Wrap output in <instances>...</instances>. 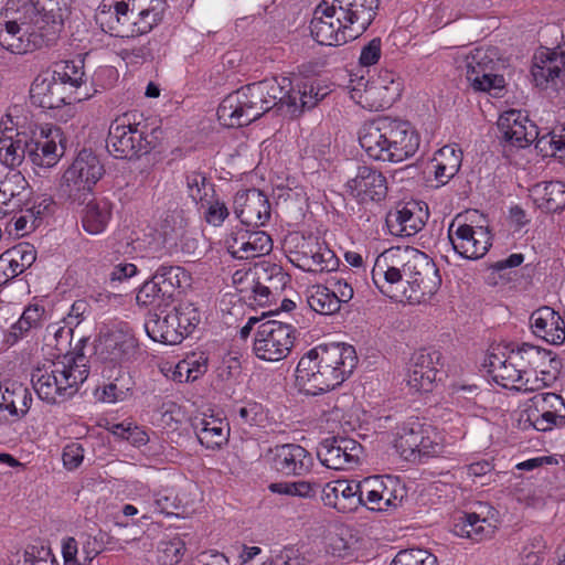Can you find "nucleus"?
Wrapping results in <instances>:
<instances>
[{"mask_svg": "<svg viewBox=\"0 0 565 565\" xmlns=\"http://www.w3.org/2000/svg\"><path fill=\"white\" fill-rule=\"evenodd\" d=\"M484 524L486 519H481L477 513H462L454 524V533L478 542L484 536Z\"/></svg>", "mask_w": 565, "mask_h": 565, "instance_id": "45", "label": "nucleus"}, {"mask_svg": "<svg viewBox=\"0 0 565 565\" xmlns=\"http://www.w3.org/2000/svg\"><path fill=\"white\" fill-rule=\"evenodd\" d=\"M287 281L286 275L282 273L281 267L273 265L270 273L265 274V277H258L253 286V300L258 306H265L270 302L273 289L278 290L279 285L284 286Z\"/></svg>", "mask_w": 565, "mask_h": 565, "instance_id": "38", "label": "nucleus"}, {"mask_svg": "<svg viewBox=\"0 0 565 565\" xmlns=\"http://www.w3.org/2000/svg\"><path fill=\"white\" fill-rule=\"evenodd\" d=\"M404 276L407 287L403 294L409 302H427L441 286L439 269L434 260L415 248L405 250Z\"/></svg>", "mask_w": 565, "mask_h": 565, "instance_id": "8", "label": "nucleus"}, {"mask_svg": "<svg viewBox=\"0 0 565 565\" xmlns=\"http://www.w3.org/2000/svg\"><path fill=\"white\" fill-rule=\"evenodd\" d=\"M348 192L359 202H380L387 194L386 178L370 166H359L356 173L347 182Z\"/></svg>", "mask_w": 565, "mask_h": 565, "instance_id": "18", "label": "nucleus"}, {"mask_svg": "<svg viewBox=\"0 0 565 565\" xmlns=\"http://www.w3.org/2000/svg\"><path fill=\"white\" fill-rule=\"evenodd\" d=\"M372 279L383 295L392 299L396 298V295L393 294V286L405 281L404 263L401 268L396 266L384 267L377 259L372 270Z\"/></svg>", "mask_w": 565, "mask_h": 565, "instance_id": "43", "label": "nucleus"}, {"mask_svg": "<svg viewBox=\"0 0 565 565\" xmlns=\"http://www.w3.org/2000/svg\"><path fill=\"white\" fill-rule=\"evenodd\" d=\"M137 18L132 21V32L137 35H142L150 32L156 25H158L166 10L164 0H150V4L147 8H141L137 2Z\"/></svg>", "mask_w": 565, "mask_h": 565, "instance_id": "42", "label": "nucleus"}, {"mask_svg": "<svg viewBox=\"0 0 565 565\" xmlns=\"http://www.w3.org/2000/svg\"><path fill=\"white\" fill-rule=\"evenodd\" d=\"M271 454L273 468L285 477H302L313 465L310 452L298 444L277 445Z\"/></svg>", "mask_w": 565, "mask_h": 565, "instance_id": "22", "label": "nucleus"}, {"mask_svg": "<svg viewBox=\"0 0 565 565\" xmlns=\"http://www.w3.org/2000/svg\"><path fill=\"white\" fill-rule=\"evenodd\" d=\"M448 238L452 249L470 260L482 258L492 246V236L488 227H475L466 223L451 222Z\"/></svg>", "mask_w": 565, "mask_h": 565, "instance_id": "12", "label": "nucleus"}, {"mask_svg": "<svg viewBox=\"0 0 565 565\" xmlns=\"http://www.w3.org/2000/svg\"><path fill=\"white\" fill-rule=\"evenodd\" d=\"M193 428L201 445L207 449L221 448L228 440L230 426L223 419L213 416L196 418Z\"/></svg>", "mask_w": 565, "mask_h": 565, "instance_id": "32", "label": "nucleus"}, {"mask_svg": "<svg viewBox=\"0 0 565 565\" xmlns=\"http://www.w3.org/2000/svg\"><path fill=\"white\" fill-rule=\"evenodd\" d=\"M527 418L539 431H548L555 426H565V412H529Z\"/></svg>", "mask_w": 565, "mask_h": 565, "instance_id": "55", "label": "nucleus"}, {"mask_svg": "<svg viewBox=\"0 0 565 565\" xmlns=\"http://www.w3.org/2000/svg\"><path fill=\"white\" fill-rule=\"evenodd\" d=\"M535 149L543 157H554L565 161V127L559 134L547 131L537 136L534 140Z\"/></svg>", "mask_w": 565, "mask_h": 565, "instance_id": "44", "label": "nucleus"}, {"mask_svg": "<svg viewBox=\"0 0 565 565\" xmlns=\"http://www.w3.org/2000/svg\"><path fill=\"white\" fill-rule=\"evenodd\" d=\"M433 161L435 179L444 185L458 173L462 162V151L448 145L438 150Z\"/></svg>", "mask_w": 565, "mask_h": 565, "instance_id": "34", "label": "nucleus"}, {"mask_svg": "<svg viewBox=\"0 0 565 565\" xmlns=\"http://www.w3.org/2000/svg\"><path fill=\"white\" fill-rule=\"evenodd\" d=\"M111 217V204L109 201L94 200L86 204L82 224L89 234H99L104 232Z\"/></svg>", "mask_w": 565, "mask_h": 565, "instance_id": "36", "label": "nucleus"}, {"mask_svg": "<svg viewBox=\"0 0 565 565\" xmlns=\"http://www.w3.org/2000/svg\"><path fill=\"white\" fill-rule=\"evenodd\" d=\"M529 412H565V401L556 393H537L531 399Z\"/></svg>", "mask_w": 565, "mask_h": 565, "instance_id": "56", "label": "nucleus"}, {"mask_svg": "<svg viewBox=\"0 0 565 565\" xmlns=\"http://www.w3.org/2000/svg\"><path fill=\"white\" fill-rule=\"evenodd\" d=\"M358 363L355 349L345 343L320 344L309 350L296 367V383L307 395L334 390L348 379Z\"/></svg>", "mask_w": 565, "mask_h": 565, "instance_id": "2", "label": "nucleus"}, {"mask_svg": "<svg viewBox=\"0 0 565 565\" xmlns=\"http://www.w3.org/2000/svg\"><path fill=\"white\" fill-rule=\"evenodd\" d=\"M399 85L391 86V90L372 81L359 78L351 89V97L363 108L379 110L390 106L399 96Z\"/></svg>", "mask_w": 565, "mask_h": 565, "instance_id": "27", "label": "nucleus"}, {"mask_svg": "<svg viewBox=\"0 0 565 565\" xmlns=\"http://www.w3.org/2000/svg\"><path fill=\"white\" fill-rule=\"evenodd\" d=\"M324 4L331 17L337 15L359 38L375 19L380 0H324Z\"/></svg>", "mask_w": 565, "mask_h": 565, "instance_id": "10", "label": "nucleus"}, {"mask_svg": "<svg viewBox=\"0 0 565 565\" xmlns=\"http://www.w3.org/2000/svg\"><path fill=\"white\" fill-rule=\"evenodd\" d=\"M137 114L127 113L110 122L106 148L114 158L139 159L158 146L162 135L160 127H151L147 120H137Z\"/></svg>", "mask_w": 565, "mask_h": 565, "instance_id": "6", "label": "nucleus"}, {"mask_svg": "<svg viewBox=\"0 0 565 565\" xmlns=\"http://www.w3.org/2000/svg\"><path fill=\"white\" fill-rule=\"evenodd\" d=\"M497 50L478 47L467 56V79L479 92H491L504 87V77L495 74Z\"/></svg>", "mask_w": 565, "mask_h": 565, "instance_id": "11", "label": "nucleus"}, {"mask_svg": "<svg viewBox=\"0 0 565 565\" xmlns=\"http://www.w3.org/2000/svg\"><path fill=\"white\" fill-rule=\"evenodd\" d=\"M137 9V0H132L131 7L126 1H117L115 10L109 13H96V22L100 25L104 32L120 35L121 28L128 24L131 20L134 12ZM124 36V34H121Z\"/></svg>", "mask_w": 565, "mask_h": 565, "instance_id": "35", "label": "nucleus"}, {"mask_svg": "<svg viewBox=\"0 0 565 565\" xmlns=\"http://www.w3.org/2000/svg\"><path fill=\"white\" fill-rule=\"evenodd\" d=\"M161 290L152 275L150 279L146 280L139 287L136 296L137 303L142 307H153L163 312L162 309L170 306L171 302L166 301V298L161 295Z\"/></svg>", "mask_w": 565, "mask_h": 565, "instance_id": "47", "label": "nucleus"}, {"mask_svg": "<svg viewBox=\"0 0 565 565\" xmlns=\"http://www.w3.org/2000/svg\"><path fill=\"white\" fill-rule=\"evenodd\" d=\"M8 252L9 255L18 262L23 271L36 259V250L34 246L28 243L19 244Z\"/></svg>", "mask_w": 565, "mask_h": 565, "instance_id": "63", "label": "nucleus"}, {"mask_svg": "<svg viewBox=\"0 0 565 565\" xmlns=\"http://www.w3.org/2000/svg\"><path fill=\"white\" fill-rule=\"evenodd\" d=\"M428 212L424 211L419 202L411 201L398 203L391 210L385 218L388 232L392 235L409 237L417 234L425 225Z\"/></svg>", "mask_w": 565, "mask_h": 565, "instance_id": "21", "label": "nucleus"}, {"mask_svg": "<svg viewBox=\"0 0 565 565\" xmlns=\"http://www.w3.org/2000/svg\"><path fill=\"white\" fill-rule=\"evenodd\" d=\"M324 0L316 8L310 22V32L317 43L321 45L338 46L356 39L355 34L348 30L342 22H338L337 15L326 10Z\"/></svg>", "mask_w": 565, "mask_h": 565, "instance_id": "17", "label": "nucleus"}, {"mask_svg": "<svg viewBox=\"0 0 565 565\" xmlns=\"http://www.w3.org/2000/svg\"><path fill=\"white\" fill-rule=\"evenodd\" d=\"M233 211L242 225L259 227L270 218L268 198L258 189L238 191L233 201Z\"/></svg>", "mask_w": 565, "mask_h": 565, "instance_id": "15", "label": "nucleus"}, {"mask_svg": "<svg viewBox=\"0 0 565 565\" xmlns=\"http://www.w3.org/2000/svg\"><path fill=\"white\" fill-rule=\"evenodd\" d=\"M29 131H17V139L8 135L10 129L7 127L2 131L0 139V158L7 164L18 166L23 159L28 158L34 166L40 168L54 167L62 153L57 152V146L54 140L60 136L57 127H35L28 128Z\"/></svg>", "mask_w": 565, "mask_h": 565, "instance_id": "5", "label": "nucleus"}, {"mask_svg": "<svg viewBox=\"0 0 565 565\" xmlns=\"http://www.w3.org/2000/svg\"><path fill=\"white\" fill-rule=\"evenodd\" d=\"M273 559L276 565H305V554L296 545H286L279 550Z\"/></svg>", "mask_w": 565, "mask_h": 565, "instance_id": "60", "label": "nucleus"}, {"mask_svg": "<svg viewBox=\"0 0 565 565\" xmlns=\"http://www.w3.org/2000/svg\"><path fill=\"white\" fill-rule=\"evenodd\" d=\"M362 505L372 511L383 512L381 477H371L360 482Z\"/></svg>", "mask_w": 565, "mask_h": 565, "instance_id": "50", "label": "nucleus"}, {"mask_svg": "<svg viewBox=\"0 0 565 565\" xmlns=\"http://www.w3.org/2000/svg\"><path fill=\"white\" fill-rule=\"evenodd\" d=\"M498 129L504 141L516 148H525L539 136L536 124L518 109H509L500 115Z\"/></svg>", "mask_w": 565, "mask_h": 565, "instance_id": "19", "label": "nucleus"}, {"mask_svg": "<svg viewBox=\"0 0 565 565\" xmlns=\"http://www.w3.org/2000/svg\"><path fill=\"white\" fill-rule=\"evenodd\" d=\"M158 44V41L154 39H149L146 42L138 41L137 43L122 49L121 56L127 63L142 64L153 58V53L157 50Z\"/></svg>", "mask_w": 565, "mask_h": 565, "instance_id": "49", "label": "nucleus"}, {"mask_svg": "<svg viewBox=\"0 0 565 565\" xmlns=\"http://www.w3.org/2000/svg\"><path fill=\"white\" fill-rule=\"evenodd\" d=\"M390 565H438L437 557L423 548L399 551Z\"/></svg>", "mask_w": 565, "mask_h": 565, "instance_id": "53", "label": "nucleus"}, {"mask_svg": "<svg viewBox=\"0 0 565 565\" xmlns=\"http://www.w3.org/2000/svg\"><path fill=\"white\" fill-rule=\"evenodd\" d=\"M22 273L23 269L19 266L18 262L9 255V252L0 256V287Z\"/></svg>", "mask_w": 565, "mask_h": 565, "instance_id": "61", "label": "nucleus"}, {"mask_svg": "<svg viewBox=\"0 0 565 565\" xmlns=\"http://www.w3.org/2000/svg\"><path fill=\"white\" fill-rule=\"evenodd\" d=\"M153 276L157 284L162 289V297L166 298V301H170L171 303L174 301L175 296L180 294V289L190 285L191 279L184 268L173 265L159 266Z\"/></svg>", "mask_w": 565, "mask_h": 565, "instance_id": "33", "label": "nucleus"}, {"mask_svg": "<svg viewBox=\"0 0 565 565\" xmlns=\"http://www.w3.org/2000/svg\"><path fill=\"white\" fill-rule=\"evenodd\" d=\"M547 358L548 352L546 349L530 343L518 345V348L512 349L509 354V359L519 362L524 373H526L527 370L541 371V369L546 366Z\"/></svg>", "mask_w": 565, "mask_h": 565, "instance_id": "41", "label": "nucleus"}, {"mask_svg": "<svg viewBox=\"0 0 565 565\" xmlns=\"http://www.w3.org/2000/svg\"><path fill=\"white\" fill-rule=\"evenodd\" d=\"M359 142L373 160L402 162L416 153L420 138L408 121L377 117L360 128Z\"/></svg>", "mask_w": 565, "mask_h": 565, "instance_id": "4", "label": "nucleus"}, {"mask_svg": "<svg viewBox=\"0 0 565 565\" xmlns=\"http://www.w3.org/2000/svg\"><path fill=\"white\" fill-rule=\"evenodd\" d=\"M295 340L296 329L290 323L267 320L258 327L253 350L260 360L278 362L290 354Z\"/></svg>", "mask_w": 565, "mask_h": 565, "instance_id": "9", "label": "nucleus"}, {"mask_svg": "<svg viewBox=\"0 0 565 565\" xmlns=\"http://www.w3.org/2000/svg\"><path fill=\"white\" fill-rule=\"evenodd\" d=\"M145 329L150 339L163 344H179L183 340L179 322L172 311L161 317L158 313L150 315L145 323Z\"/></svg>", "mask_w": 565, "mask_h": 565, "instance_id": "30", "label": "nucleus"}, {"mask_svg": "<svg viewBox=\"0 0 565 565\" xmlns=\"http://www.w3.org/2000/svg\"><path fill=\"white\" fill-rule=\"evenodd\" d=\"M204 220L213 226H221L230 215L226 204L218 199L205 201Z\"/></svg>", "mask_w": 565, "mask_h": 565, "instance_id": "59", "label": "nucleus"}, {"mask_svg": "<svg viewBox=\"0 0 565 565\" xmlns=\"http://www.w3.org/2000/svg\"><path fill=\"white\" fill-rule=\"evenodd\" d=\"M381 493L383 510L388 511L391 509L398 508L404 499L405 489L396 480L387 477L386 480L381 478Z\"/></svg>", "mask_w": 565, "mask_h": 565, "instance_id": "54", "label": "nucleus"}, {"mask_svg": "<svg viewBox=\"0 0 565 565\" xmlns=\"http://www.w3.org/2000/svg\"><path fill=\"white\" fill-rule=\"evenodd\" d=\"M109 360L121 363L129 361L137 351L135 339L122 334L113 335L107 340Z\"/></svg>", "mask_w": 565, "mask_h": 565, "instance_id": "48", "label": "nucleus"}, {"mask_svg": "<svg viewBox=\"0 0 565 565\" xmlns=\"http://www.w3.org/2000/svg\"><path fill=\"white\" fill-rule=\"evenodd\" d=\"M185 182L189 196L201 207L205 206V201L209 196V191L215 192L214 184L207 181L204 172L199 170L189 171L185 174Z\"/></svg>", "mask_w": 565, "mask_h": 565, "instance_id": "46", "label": "nucleus"}, {"mask_svg": "<svg viewBox=\"0 0 565 565\" xmlns=\"http://www.w3.org/2000/svg\"><path fill=\"white\" fill-rule=\"evenodd\" d=\"M530 323L534 335L547 343L561 345L565 342V320L553 308L543 306L534 310Z\"/></svg>", "mask_w": 565, "mask_h": 565, "instance_id": "28", "label": "nucleus"}, {"mask_svg": "<svg viewBox=\"0 0 565 565\" xmlns=\"http://www.w3.org/2000/svg\"><path fill=\"white\" fill-rule=\"evenodd\" d=\"M0 45L14 54H24L30 51L41 49L43 45H35L31 36L21 34L19 28H10V23L0 19Z\"/></svg>", "mask_w": 565, "mask_h": 565, "instance_id": "40", "label": "nucleus"}, {"mask_svg": "<svg viewBox=\"0 0 565 565\" xmlns=\"http://www.w3.org/2000/svg\"><path fill=\"white\" fill-rule=\"evenodd\" d=\"M160 561L163 565H175L178 564L185 551V543L180 537H174L168 542L160 543Z\"/></svg>", "mask_w": 565, "mask_h": 565, "instance_id": "58", "label": "nucleus"}, {"mask_svg": "<svg viewBox=\"0 0 565 565\" xmlns=\"http://www.w3.org/2000/svg\"><path fill=\"white\" fill-rule=\"evenodd\" d=\"M84 72L74 61L54 64L52 70L40 73L30 88L33 106L43 109L60 108L77 98L75 90L83 84Z\"/></svg>", "mask_w": 565, "mask_h": 565, "instance_id": "7", "label": "nucleus"}, {"mask_svg": "<svg viewBox=\"0 0 565 565\" xmlns=\"http://www.w3.org/2000/svg\"><path fill=\"white\" fill-rule=\"evenodd\" d=\"M413 364L408 371L407 384L416 392H430L443 371L444 362L441 353L436 349H420L412 359Z\"/></svg>", "mask_w": 565, "mask_h": 565, "instance_id": "16", "label": "nucleus"}, {"mask_svg": "<svg viewBox=\"0 0 565 565\" xmlns=\"http://www.w3.org/2000/svg\"><path fill=\"white\" fill-rule=\"evenodd\" d=\"M309 308L320 315H333L340 310L339 300L327 286L313 285L306 291Z\"/></svg>", "mask_w": 565, "mask_h": 565, "instance_id": "39", "label": "nucleus"}, {"mask_svg": "<svg viewBox=\"0 0 565 565\" xmlns=\"http://www.w3.org/2000/svg\"><path fill=\"white\" fill-rule=\"evenodd\" d=\"M104 172L99 158L92 150L83 149L64 172L63 184L68 188L70 194L74 191L90 192Z\"/></svg>", "mask_w": 565, "mask_h": 565, "instance_id": "14", "label": "nucleus"}, {"mask_svg": "<svg viewBox=\"0 0 565 565\" xmlns=\"http://www.w3.org/2000/svg\"><path fill=\"white\" fill-rule=\"evenodd\" d=\"M329 94L328 87L305 83L298 89L286 76L266 78L239 87L226 95L217 108L220 122L228 128L244 127L275 109L291 117L313 108Z\"/></svg>", "mask_w": 565, "mask_h": 565, "instance_id": "1", "label": "nucleus"}, {"mask_svg": "<svg viewBox=\"0 0 565 565\" xmlns=\"http://www.w3.org/2000/svg\"><path fill=\"white\" fill-rule=\"evenodd\" d=\"M533 81L539 87H547L556 84V81H565V43L555 50L542 51L534 55L531 67Z\"/></svg>", "mask_w": 565, "mask_h": 565, "instance_id": "23", "label": "nucleus"}, {"mask_svg": "<svg viewBox=\"0 0 565 565\" xmlns=\"http://www.w3.org/2000/svg\"><path fill=\"white\" fill-rule=\"evenodd\" d=\"M32 404V394L26 386L18 382L0 384V424L9 417L18 420L26 415Z\"/></svg>", "mask_w": 565, "mask_h": 565, "instance_id": "25", "label": "nucleus"}, {"mask_svg": "<svg viewBox=\"0 0 565 565\" xmlns=\"http://www.w3.org/2000/svg\"><path fill=\"white\" fill-rule=\"evenodd\" d=\"M423 427L417 424L416 427H403V433L399 434L396 440V448L401 450L405 458L416 455L417 448L423 443Z\"/></svg>", "mask_w": 565, "mask_h": 565, "instance_id": "52", "label": "nucleus"}, {"mask_svg": "<svg viewBox=\"0 0 565 565\" xmlns=\"http://www.w3.org/2000/svg\"><path fill=\"white\" fill-rule=\"evenodd\" d=\"M227 250L239 259L267 255L273 249L271 237L264 231L237 228L225 241Z\"/></svg>", "mask_w": 565, "mask_h": 565, "instance_id": "20", "label": "nucleus"}, {"mask_svg": "<svg viewBox=\"0 0 565 565\" xmlns=\"http://www.w3.org/2000/svg\"><path fill=\"white\" fill-rule=\"evenodd\" d=\"M362 454V445L344 436L328 437L317 448L320 462L334 470L352 468L359 463Z\"/></svg>", "mask_w": 565, "mask_h": 565, "instance_id": "13", "label": "nucleus"}, {"mask_svg": "<svg viewBox=\"0 0 565 565\" xmlns=\"http://www.w3.org/2000/svg\"><path fill=\"white\" fill-rule=\"evenodd\" d=\"M328 287L339 300V305L349 302L354 295L352 286L343 278L333 276L327 280Z\"/></svg>", "mask_w": 565, "mask_h": 565, "instance_id": "64", "label": "nucleus"}, {"mask_svg": "<svg viewBox=\"0 0 565 565\" xmlns=\"http://www.w3.org/2000/svg\"><path fill=\"white\" fill-rule=\"evenodd\" d=\"M530 192L534 204L546 213H557L565 209V183L562 181L536 183Z\"/></svg>", "mask_w": 565, "mask_h": 565, "instance_id": "31", "label": "nucleus"}, {"mask_svg": "<svg viewBox=\"0 0 565 565\" xmlns=\"http://www.w3.org/2000/svg\"><path fill=\"white\" fill-rule=\"evenodd\" d=\"M56 376L54 366H52V370L39 367L32 373L33 388L38 396L49 404H56L62 401V390L61 386L56 385Z\"/></svg>", "mask_w": 565, "mask_h": 565, "instance_id": "37", "label": "nucleus"}, {"mask_svg": "<svg viewBox=\"0 0 565 565\" xmlns=\"http://www.w3.org/2000/svg\"><path fill=\"white\" fill-rule=\"evenodd\" d=\"M179 322V330L182 331L183 339L191 334L201 321L200 312L193 303H180L172 310Z\"/></svg>", "mask_w": 565, "mask_h": 565, "instance_id": "51", "label": "nucleus"}, {"mask_svg": "<svg viewBox=\"0 0 565 565\" xmlns=\"http://www.w3.org/2000/svg\"><path fill=\"white\" fill-rule=\"evenodd\" d=\"M523 374V369L520 366L519 362L509 359L507 363L499 366V370L492 375V377L499 385L509 387L510 385L520 382Z\"/></svg>", "mask_w": 565, "mask_h": 565, "instance_id": "57", "label": "nucleus"}, {"mask_svg": "<svg viewBox=\"0 0 565 565\" xmlns=\"http://www.w3.org/2000/svg\"><path fill=\"white\" fill-rule=\"evenodd\" d=\"M107 383L94 391V397L103 403H118L132 395L135 381L130 373L122 367L113 366L103 371Z\"/></svg>", "mask_w": 565, "mask_h": 565, "instance_id": "26", "label": "nucleus"}, {"mask_svg": "<svg viewBox=\"0 0 565 565\" xmlns=\"http://www.w3.org/2000/svg\"><path fill=\"white\" fill-rule=\"evenodd\" d=\"M74 0H9L0 19L31 36L35 45H52L71 13Z\"/></svg>", "mask_w": 565, "mask_h": 565, "instance_id": "3", "label": "nucleus"}, {"mask_svg": "<svg viewBox=\"0 0 565 565\" xmlns=\"http://www.w3.org/2000/svg\"><path fill=\"white\" fill-rule=\"evenodd\" d=\"M297 266L305 271H333L339 266V259L333 250L318 241L307 244V250L296 253Z\"/></svg>", "mask_w": 565, "mask_h": 565, "instance_id": "29", "label": "nucleus"}, {"mask_svg": "<svg viewBox=\"0 0 565 565\" xmlns=\"http://www.w3.org/2000/svg\"><path fill=\"white\" fill-rule=\"evenodd\" d=\"M321 500L339 512H354L363 503L360 482L347 479L328 482L322 489Z\"/></svg>", "mask_w": 565, "mask_h": 565, "instance_id": "24", "label": "nucleus"}, {"mask_svg": "<svg viewBox=\"0 0 565 565\" xmlns=\"http://www.w3.org/2000/svg\"><path fill=\"white\" fill-rule=\"evenodd\" d=\"M234 412L238 415L242 423L248 425H258L264 415V409L262 404L257 402H247L244 406L234 409Z\"/></svg>", "mask_w": 565, "mask_h": 565, "instance_id": "62", "label": "nucleus"}]
</instances>
